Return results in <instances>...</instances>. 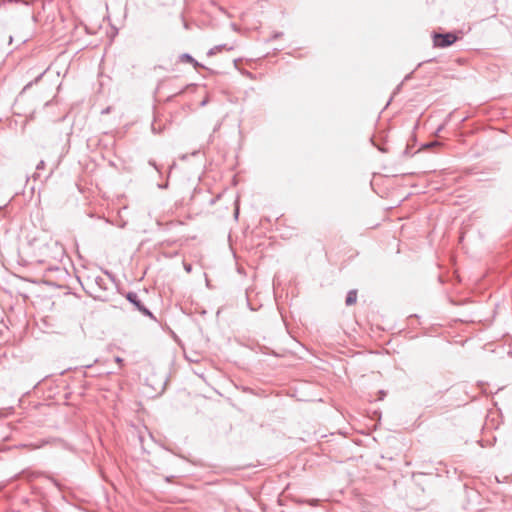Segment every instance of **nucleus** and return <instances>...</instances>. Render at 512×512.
<instances>
[{"instance_id": "9d476101", "label": "nucleus", "mask_w": 512, "mask_h": 512, "mask_svg": "<svg viewBox=\"0 0 512 512\" xmlns=\"http://www.w3.org/2000/svg\"><path fill=\"white\" fill-rule=\"evenodd\" d=\"M95 282H96V284H97L99 287H101V288H102V287H103V283H104V279H103L102 277L98 276V277H96Z\"/></svg>"}, {"instance_id": "9b49d317", "label": "nucleus", "mask_w": 512, "mask_h": 512, "mask_svg": "<svg viewBox=\"0 0 512 512\" xmlns=\"http://www.w3.org/2000/svg\"><path fill=\"white\" fill-rule=\"evenodd\" d=\"M282 35H283V33H282V32H275V33L271 36V38L269 39V41H271V40H275V39H277V38L281 37Z\"/></svg>"}, {"instance_id": "1a4fd4ad", "label": "nucleus", "mask_w": 512, "mask_h": 512, "mask_svg": "<svg viewBox=\"0 0 512 512\" xmlns=\"http://www.w3.org/2000/svg\"><path fill=\"white\" fill-rule=\"evenodd\" d=\"M439 145L438 141H431L423 145V148H430Z\"/></svg>"}, {"instance_id": "a211bd4d", "label": "nucleus", "mask_w": 512, "mask_h": 512, "mask_svg": "<svg viewBox=\"0 0 512 512\" xmlns=\"http://www.w3.org/2000/svg\"><path fill=\"white\" fill-rule=\"evenodd\" d=\"M184 267H185V270H186L187 272H190V271H191V265H190V264L185 265Z\"/></svg>"}, {"instance_id": "4be33fe9", "label": "nucleus", "mask_w": 512, "mask_h": 512, "mask_svg": "<svg viewBox=\"0 0 512 512\" xmlns=\"http://www.w3.org/2000/svg\"><path fill=\"white\" fill-rule=\"evenodd\" d=\"M238 210L235 211V217H238Z\"/></svg>"}, {"instance_id": "aec40b11", "label": "nucleus", "mask_w": 512, "mask_h": 512, "mask_svg": "<svg viewBox=\"0 0 512 512\" xmlns=\"http://www.w3.org/2000/svg\"><path fill=\"white\" fill-rule=\"evenodd\" d=\"M105 274H107V275H108V276H110V277L112 276V275H111V273H110V272H108V271H105Z\"/></svg>"}, {"instance_id": "f257e3e1", "label": "nucleus", "mask_w": 512, "mask_h": 512, "mask_svg": "<svg viewBox=\"0 0 512 512\" xmlns=\"http://www.w3.org/2000/svg\"><path fill=\"white\" fill-rule=\"evenodd\" d=\"M125 298L129 303H131L141 314L144 316L149 317L150 319H153L154 321H157L154 314L142 303L140 300L138 294L134 291H129L126 293Z\"/></svg>"}, {"instance_id": "20e7f679", "label": "nucleus", "mask_w": 512, "mask_h": 512, "mask_svg": "<svg viewBox=\"0 0 512 512\" xmlns=\"http://www.w3.org/2000/svg\"><path fill=\"white\" fill-rule=\"evenodd\" d=\"M356 301H357V290L352 289V290L348 291V293L346 295V299H345V304L347 306H351V305L355 304Z\"/></svg>"}, {"instance_id": "0eeeda50", "label": "nucleus", "mask_w": 512, "mask_h": 512, "mask_svg": "<svg viewBox=\"0 0 512 512\" xmlns=\"http://www.w3.org/2000/svg\"><path fill=\"white\" fill-rule=\"evenodd\" d=\"M45 168V162L44 160L39 161V163L36 166V172L33 174V178L35 180L40 179L39 171Z\"/></svg>"}, {"instance_id": "f3484780", "label": "nucleus", "mask_w": 512, "mask_h": 512, "mask_svg": "<svg viewBox=\"0 0 512 512\" xmlns=\"http://www.w3.org/2000/svg\"><path fill=\"white\" fill-rule=\"evenodd\" d=\"M412 74H413V72H411V73L407 74V75L405 76V78H404V81L409 80V79L412 77Z\"/></svg>"}, {"instance_id": "ddd939ff", "label": "nucleus", "mask_w": 512, "mask_h": 512, "mask_svg": "<svg viewBox=\"0 0 512 512\" xmlns=\"http://www.w3.org/2000/svg\"><path fill=\"white\" fill-rule=\"evenodd\" d=\"M378 394H379V397H378L379 400H383L384 397L386 396V392L384 390H380L378 392Z\"/></svg>"}, {"instance_id": "412c9836", "label": "nucleus", "mask_w": 512, "mask_h": 512, "mask_svg": "<svg viewBox=\"0 0 512 512\" xmlns=\"http://www.w3.org/2000/svg\"><path fill=\"white\" fill-rule=\"evenodd\" d=\"M166 481H167V482H170V481H171V478H170V477H166Z\"/></svg>"}, {"instance_id": "4468645a", "label": "nucleus", "mask_w": 512, "mask_h": 512, "mask_svg": "<svg viewBox=\"0 0 512 512\" xmlns=\"http://www.w3.org/2000/svg\"><path fill=\"white\" fill-rule=\"evenodd\" d=\"M50 480L52 481V483L58 488V489H61V485L60 483L54 479V478H50Z\"/></svg>"}, {"instance_id": "7ed1b4c3", "label": "nucleus", "mask_w": 512, "mask_h": 512, "mask_svg": "<svg viewBox=\"0 0 512 512\" xmlns=\"http://www.w3.org/2000/svg\"><path fill=\"white\" fill-rule=\"evenodd\" d=\"M179 60L181 62L190 63L194 66V68H205L204 65L200 64L197 60H195L189 53H183L179 56Z\"/></svg>"}, {"instance_id": "39448f33", "label": "nucleus", "mask_w": 512, "mask_h": 512, "mask_svg": "<svg viewBox=\"0 0 512 512\" xmlns=\"http://www.w3.org/2000/svg\"><path fill=\"white\" fill-rule=\"evenodd\" d=\"M223 49L231 50L232 47H227L226 44L214 46L207 52V56H214L217 53L221 52Z\"/></svg>"}, {"instance_id": "f03ea898", "label": "nucleus", "mask_w": 512, "mask_h": 512, "mask_svg": "<svg viewBox=\"0 0 512 512\" xmlns=\"http://www.w3.org/2000/svg\"><path fill=\"white\" fill-rule=\"evenodd\" d=\"M458 36L454 32L433 33V43L435 47L446 48L454 44Z\"/></svg>"}, {"instance_id": "6e6552de", "label": "nucleus", "mask_w": 512, "mask_h": 512, "mask_svg": "<svg viewBox=\"0 0 512 512\" xmlns=\"http://www.w3.org/2000/svg\"><path fill=\"white\" fill-rule=\"evenodd\" d=\"M152 132L155 134H158L161 132V128L156 126V123L153 122L151 125Z\"/></svg>"}, {"instance_id": "5701e85b", "label": "nucleus", "mask_w": 512, "mask_h": 512, "mask_svg": "<svg viewBox=\"0 0 512 512\" xmlns=\"http://www.w3.org/2000/svg\"><path fill=\"white\" fill-rule=\"evenodd\" d=\"M206 104V101H202L201 105L204 106Z\"/></svg>"}, {"instance_id": "dca6fc26", "label": "nucleus", "mask_w": 512, "mask_h": 512, "mask_svg": "<svg viewBox=\"0 0 512 512\" xmlns=\"http://www.w3.org/2000/svg\"><path fill=\"white\" fill-rule=\"evenodd\" d=\"M158 187H159L160 189H165V188H167V187H168V183H165V184H159V185H158Z\"/></svg>"}, {"instance_id": "423d86ee", "label": "nucleus", "mask_w": 512, "mask_h": 512, "mask_svg": "<svg viewBox=\"0 0 512 512\" xmlns=\"http://www.w3.org/2000/svg\"><path fill=\"white\" fill-rule=\"evenodd\" d=\"M47 70L43 71L42 73H40L33 81H30L29 83H27L23 90H22V93L27 91L29 88H31L34 84H37L41 78L43 77V75L46 73Z\"/></svg>"}, {"instance_id": "f8f14e48", "label": "nucleus", "mask_w": 512, "mask_h": 512, "mask_svg": "<svg viewBox=\"0 0 512 512\" xmlns=\"http://www.w3.org/2000/svg\"><path fill=\"white\" fill-rule=\"evenodd\" d=\"M148 163H149V165L154 167L158 172H160L159 167H158V165L156 164V162L154 160H149Z\"/></svg>"}, {"instance_id": "6ab92c4d", "label": "nucleus", "mask_w": 512, "mask_h": 512, "mask_svg": "<svg viewBox=\"0 0 512 512\" xmlns=\"http://www.w3.org/2000/svg\"><path fill=\"white\" fill-rule=\"evenodd\" d=\"M109 112V108H106L105 110L102 111V113H108Z\"/></svg>"}, {"instance_id": "2eb2a0df", "label": "nucleus", "mask_w": 512, "mask_h": 512, "mask_svg": "<svg viewBox=\"0 0 512 512\" xmlns=\"http://www.w3.org/2000/svg\"><path fill=\"white\" fill-rule=\"evenodd\" d=\"M115 362L118 363V364H122L123 363V359L119 356L115 357Z\"/></svg>"}]
</instances>
